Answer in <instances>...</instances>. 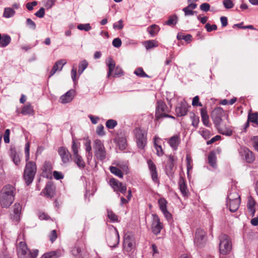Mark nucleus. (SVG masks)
<instances>
[{
    "label": "nucleus",
    "instance_id": "obj_8",
    "mask_svg": "<svg viewBox=\"0 0 258 258\" xmlns=\"http://www.w3.org/2000/svg\"><path fill=\"white\" fill-rule=\"evenodd\" d=\"M134 132L138 147L141 149H144L147 144V133L146 131L141 130L140 128H136Z\"/></svg>",
    "mask_w": 258,
    "mask_h": 258
},
{
    "label": "nucleus",
    "instance_id": "obj_41",
    "mask_svg": "<svg viewBox=\"0 0 258 258\" xmlns=\"http://www.w3.org/2000/svg\"><path fill=\"white\" fill-rule=\"evenodd\" d=\"M159 208L162 212L167 210V202L164 198H160L158 201Z\"/></svg>",
    "mask_w": 258,
    "mask_h": 258
},
{
    "label": "nucleus",
    "instance_id": "obj_36",
    "mask_svg": "<svg viewBox=\"0 0 258 258\" xmlns=\"http://www.w3.org/2000/svg\"><path fill=\"white\" fill-rule=\"evenodd\" d=\"M88 66V62L85 59L80 61L78 66V74L79 75H81L84 71L87 68Z\"/></svg>",
    "mask_w": 258,
    "mask_h": 258
},
{
    "label": "nucleus",
    "instance_id": "obj_37",
    "mask_svg": "<svg viewBox=\"0 0 258 258\" xmlns=\"http://www.w3.org/2000/svg\"><path fill=\"white\" fill-rule=\"evenodd\" d=\"M15 14V11L11 8H6L5 9L3 17L6 18H9L13 17Z\"/></svg>",
    "mask_w": 258,
    "mask_h": 258
},
{
    "label": "nucleus",
    "instance_id": "obj_45",
    "mask_svg": "<svg viewBox=\"0 0 258 258\" xmlns=\"http://www.w3.org/2000/svg\"><path fill=\"white\" fill-rule=\"evenodd\" d=\"M33 112V109L31 105H27L23 108L21 113L23 115L30 114Z\"/></svg>",
    "mask_w": 258,
    "mask_h": 258
},
{
    "label": "nucleus",
    "instance_id": "obj_31",
    "mask_svg": "<svg viewBox=\"0 0 258 258\" xmlns=\"http://www.w3.org/2000/svg\"><path fill=\"white\" fill-rule=\"evenodd\" d=\"M11 40L10 35L7 34H4L0 41V47H5L7 46L11 43Z\"/></svg>",
    "mask_w": 258,
    "mask_h": 258
},
{
    "label": "nucleus",
    "instance_id": "obj_54",
    "mask_svg": "<svg viewBox=\"0 0 258 258\" xmlns=\"http://www.w3.org/2000/svg\"><path fill=\"white\" fill-rule=\"evenodd\" d=\"M30 144L29 142H27L25 144V153L26 155V161L27 162L29 161L30 158Z\"/></svg>",
    "mask_w": 258,
    "mask_h": 258
},
{
    "label": "nucleus",
    "instance_id": "obj_50",
    "mask_svg": "<svg viewBox=\"0 0 258 258\" xmlns=\"http://www.w3.org/2000/svg\"><path fill=\"white\" fill-rule=\"evenodd\" d=\"M190 117L192 120V125L195 127H197L200 122L199 117L192 113Z\"/></svg>",
    "mask_w": 258,
    "mask_h": 258
},
{
    "label": "nucleus",
    "instance_id": "obj_60",
    "mask_svg": "<svg viewBox=\"0 0 258 258\" xmlns=\"http://www.w3.org/2000/svg\"><path fill=\"white\" fill-rule=\"evenodd\" d=\"M186 166H187V170L188 171L190 169L192 168V159L189 155H187L186 157Z\"/></svg>",
    "mask_w": 258,
    "mask_h": 258
},
{
    "label": "nucleus",
    "instance_id": "obj_56",
    "mask_svg": "<svg viewBox=\"0 0 258 258\" xmlns=\"http://www.w3.org/2000/svg\"><path fill=\"white\" fill-rule=\"evenodd\" d=\"M202 137L206 140L209 139L211 136V133L207 129H203L201 133Z\"/></svg>",
    "mask_w": 258,
    "mask_h": 258
},
{
    "label": "nucleus",
    "instance_id": "obj_40",
    "mask_svg": "<svg viewBox=\"0 0 258 258\" xmlns=\"http://www.w3.org/2000/svg\"><path fill=\"white\" fill-rule=\"evenodd\" d=\"M11 156L14 163L17 165H19L20 162V157L15 150H11Z\"/></svg>",
    "mask_w": 258,
    "mask_h": 258
},
{
    "label": "nucleus",
    "instance_id": "obj_18",
    "mask_svg": "<svg viewBox=\"0 0 258 258\" xmlns=\"http://www.w3.org/2000/svg\"><path fill=\"white\" fill-rule=\"evenodd\" d=\"M188 106L186 102H181L175 108V112L178 116H183L186 115Z\"/></svg>",
    "mask_w": 258,
    "mask_h": 258
},
{
    "label": "nucleus",
    "instance_id": "obj_22",
    "mask_svg": "<svg viewBox=\"0 0 258 258\" xmlns=\"http://www.w3.org/2000/svg\"><path fill=\"white\" fill-rule=\"evenodd\" d=\"M75 95V90L71 89L60 97V102L63 104L70 102L73 100Z\"/></svg>",
    "mask_w": 258,
    "mask_h": 258
},
{
    "label": "nucleus",
    "instance_id": "obj_53",
    "mask_svg": "<svg viewBox=\"0 0 258 258\" xmlns=\"http://www.w3.org/2000/svg\"><path fill=\"white\" fill-rule=\"evenodd\" d=\"M154 147L156 150V154L160 157L163 155V151L161 146L158 145L156 141H154Z\"/></svg>",
    "mask_w": 258,
    "mask_h": 258
},
{
    "label": "nucleus",
    "instance_id": "obj_64",
    "mask_svg": "<svg viewBox=\"0 0 258 258\" xmlns=\"http://www.w3.org/2000/svg\"><path fill=\"white\" fill-rule=\"evenodd\" d=\"M253 146L254 149L258 152V136H254L251 138Z\"/></svg>",
    "mask_w": 258,
    "mask_h": 258
},
{
    "label": "nucleus",
    "instance_id": "obj_30",
    "mask_svg": "<svg viewBox=\"0 0 258 258\" xmlns=\"http://www.w3.org/2000/svg\"><path fill=\"white\" fill-rule=\"evenodd\" d=\"M73 160L79 168L84 169L85 167V162L79 154L73 156Z\"/></svg>",
    "mask_w": 258,
    "mask_h": 258
},
{
    "label": "nucleus",
    "instance_id": "obj_25",
    "mask_svg": "<svg viewBox=\"0 0 258 258\" xmlns=\"http://www.w3.org/2000/svg\"><path fill=\"white\" fill-rule=\"evenodd\" d=\"M13 214H11L12 218L15 221L19 220L22 206L19 203H15L13 206Z\"/></svg>",
    "mask_w": 258,
    "mask_h": 258
},
{
    "label": "nucleus",
    "instance_id": "obj_62",
    "mask_svg": "<svg viewBox=\"0 0 258 258\" xmlns=\"http://www.w3.org/2000/svg\"><path fill=\"white\" fill-rule=\"evenodd\" d=\"M113 27L115 29H122L123 27V21L122 20H119L117 23L113 24Z\"/></svg>",
    "mask_w": 258,
    "mask_h": 258
},
{
    "label": "nucleus",
    "instance_id": "obj_55",
    "mask_svg": "<svg viewBox=\"0 0 258 258\" xmlns=\"http://www.w3.org/2000/svg\"><path fill=\"white\" fill-rule=\"evenodd\" d=\"M223 4L226 9H229L233 7L234 4L231 0H224Z\"/></svg>",
    "mask_w": 258,
    "mask_h": 258
},
{
    "label": "nucleus",
    "instance_id": "obj_57",
    "mask_svg": "<svg viewBox=\"0 0 258 258\" xmlns=\"http://www.w3.org/2000/svg\"><path fill=\"white\" fill-rule=\"evenodd\" d=\"M34 15L38 18H43L45 15V9L42 7Z\"/></svg>",
    "mask_w": 258,
    "mask_h": 258
},
{
    "label": "nucleus",
    "instance_id": "obj_33",
    "mask_svg": "<svg viewBox=\"0 0 258 258\" xmlns=\"http://www.w3.org/2000/svg\"><path fill=\"white\" fill-rule=\"evenodd\" d=\"M60 255L61 253L58 251H51L44 253L41 258H58Z\"/></svg>",
    "mask_w": 258,
    "mask_h": 258
},
{
    "label": "nucleus",
    "instance_id": "obj_39",
    "mask_svg": "<svg viewBox=\"0 0 258 258\" xmlns=\"http://www.w3.org/2000/svg\"><path fill=\"white\" fill-rule=\"evenodd\" d=\"M177 21L178 17L174 14L169 17V19L165 22V24L168 26L175 25L177 23Z\"/></svg>",
    "mask_w": 258,
    "mask_h": 258
},
{
    "label": "nucleus",
    "instance_id": "obj_61",
    "mask_svg": "<svg viewBox=\"0 0 258 258\" xmlns=\"http://www.w3.org/2000/svg\"><path fill=\"white\" fill-rule=\"evenodd\" d=\"M205 28L207 31L209 32L212 31L213 30H216L217 29L216 25H210L209 23H207L205 25Z\"/></svg>",
    "mask_w": 258,
    "mask_h": 258
},
{
    "label": "nucleus",
    "instance_id": "obj_1",
    "mask_svg": "<svg viewBox=\"0 0 258 258\" xmlns=\"http://www.w3.org/2000/svg\"><path fill=\"white\" fill-rule=\"evenodd\" d=\"M16 195V188L11 184L3 186L0 192V204L3 208H9L13 203Z\"/></svg>",
    "mask_w": 258,
    "mask_h": 258
},
{
    "label": "nucleus",
    "instance_id": "obj_10",
    "mask_svg": "<svg viewBox=\"0 0 258 258\" xmlns=\"http://www.w3.org/2000/svg\"><path fill=\"white\" fill-rule=\"evenodd\" d=\"M106 241L108 245L111 247H115L118 244L119 237L116 229L107 233Z\"/></svg>",
    "mask_w": 258,
    "mask_h": 258
},
{
    "label": "nucleus",
    "instance_id": "obj_11",
    "mask_svg": "<svg viewBox=\"0 0 258 258\" xmlns=\"http://www.w3.org/2000/svg\"><path fill=\"white\" fill-rule=\"evenodd\" d=\"M152 231L154 234L158 235L163 229V225L162 223L161 222L160 218L157 215L154 214L152 215Z\"/></svg>",
    "mask_w": 258,
    "mask_h": 258
},
{
    "label": "nucleus",
    "instance_id": "obj_13",
    "mask_svg": "<svg viewBox=\"0 0 258 258\" xmlns=\"http://www.w3.org/2000/svg\"><path fill=\"white\" fill-rule=\"evenodd\" d=\"M110 186L115 192H120L121 194H125L126 191V186L125 184L119 182L114 178H112L109 180Z\"/></svg>",
    "mask_w": 258,
    "mask_h": 258
},
{
    "label": "nucleus",
    "instance_id": "obj_24",
    "mask_svg": "<svg viewBox=\"0 0 258 258\" xmlns=\"http://www.w3.org/2000/svg\"><path fill=\"white\" fill-rule=\"evenodd\" d=\"M241 200L240 197L235 187H232L227 196V201Z\"/></svg>",
    "mask_w": 258,
    "mask_h": 258
},
{
    "label": "nucleus",
    "instance_id": "obj_16",
    "mask_svg": "<svg viewBox=\"0 0 258 258\" xmlns=\"http://www.w3.org/2000/svg\"><path fill=\"white\" fill-rule=\"evenodd\" d=\"M247 208L251 217H254L256 211V207L257 206L255 200L251 196H249L247 199Z\"/></svg>",
    "mask_w": 258,
    "mask_h": 258
},
{
    "label": "nucleus",
    "instance_id": "obj_49",
    "mask_svg": "<svg viewBox=\"0 0 258 258\" xmlns=\"http://www.w3.org/2000/svg\"><path fill=\"white\" fill-rule=\"evenodd\" d=\"M117 122L113 119H109L106 122V126L109 129H112L117 125Z\"/></svg>",
    "mask_w": 258,
    "mask_h": 258
},
{
    "label": "nucleus",
    "instance_id": "obj_46",
    "mask_svg": "<svg viewBox=\"0 0 258 258\" xmlns=\"http://www.w3.org/2000/svg\"><path fill=\"white\" fill-rule=\"evenodd\" d=\"M107 216L112 222H118L117 216L111 210H107Z\"/></svg>",
    "mask_w": 258,
    "mask_h": 258
},
{
    "label": "nucleus",
    "instance_id": "obj_47",
    "mask_svg": "<svg viewBox=\"0 0 258 258\" xmlns=\"http://www.w3.org/2000/svg\"><path fill=\"white\" fill-rule=\"evenodd\" d=\"M79 144L77 143L74 140L73 141L72 146V150L73 153V156L79 155L78 149L79 148Z\"/></svg>",
    "mask_w": 258,
    "mask_h": 258
},
{
    "label": "nucleus",
    "instance_id": "obj_52",
    "mask_svg": "<svg viewBox=\"0 0 258 258\" xmlns=\"http://www.w3.org/2000/svg\"><path fill=\"white\" fill-rule=\"evenodd\" d=\"M26 24L27 26H28L29 28L31 29L32 30H34L36 29V24L30 18H28L26 19Z\"/></svg>",
    "mask_w": 258,
    "mask_h": 258
},
{
    "label": "nucleus",
    "instance_id": "obj_9",
    "mask_svg": "<svg viewBox=\"0 0 258 258\" xmlns=\"http://www.w3.org/2000/svg\"><path fill=\"white\" fill-rule=\"evenodd\" d=\"M93 148L95 150V156L97 159L103 161L106 158V151L101 140L96 139L94 141Z\"/></svg>",
    "mask_w": 258,
    "mask_h": 258
},
{
    "label": "nucleus",
    "instance_id": "obj_27",
    "mask_svg": "<svg viewBox=\"0 0 258 258\" xmlns=\"http://www.w3.org/2000/svg\"><path fill=\"white\" fill-rule=\"evenodd\" d=\"M247 120L250 122L253 123V126L254 127H258V112H251L250 111L248 113L247 116Z\"/></svg>",
    "mask_w": 258,
    "mask_h": 258
},
{
    "label": "nucleus",
    "instance_id": "obj_12",
    "mask_svg": "<svg viewBox=\"0 0 258 258\" xmlns=\"http://www.w3.org/2000/svg\"><path fill=\"white\" fill-rule=\"evenodd\" d=\"M135 246V238L133 235L130 233H126L124 236L123 248L126 251H131Z\"/></svg>",
    "mask_w": 258,
    "mask_h": 258
},
{
    "label": "nucleus",
    "instance_id": "obj_29",
    "mask_svg": "<svg viewBox=\"0 0 258 258\" xmlns=\"http://www.w3.org/2000/svg\"><path fill=\"white\" fill-rule=\"evenodd\" d=\"M179 188L183 196H187L188 194V189L187 188L185 181L183 178H180L179 182Z\"/></svg>",
    "mask_w": 258,
    "mask_h": 258
},
{
    "label": "nucleus",
    "instance_id": "obj_7",
    "mask_svg": "<svg viewBox=\"0 0 258 258\" xmlns=\"http://www.w3.org/2000/svg\"><path fill=\"white\" fill-rule=\"evenodd\" d=\"M107 66L108 71L107 72V77L110 79V77L112 75L113 77H120L123 75V71L122 69L117 66L115 67V62L114 60L109 58L108 60Z\"/></svg>",
    "mask_w": 258,
    "mask_h": 258
},
{
    "label": "nucleus",
    "instance_id": "obj_14",
    "mask_svg": "<svg viewBox=\"0 0 258 258\" xmlns=\"http://www.w3.org/2000/svg\"><path fill=\"white\" fill-rule=\"evenodd\" d=\"M206 234V232L203 229H198L196 230L194 243L197 246L201 247L205 243Z\"/></svg>",
    "mask_w": 258,
    "mask_h": 258
},
{
    "label": "nucleus",
    "instance_id": "obj_63",
    "mask_svg": "<svg viewBox=\"0 0 258 258\" xmlns=\"http://www.w3.org/2000/svg\"><path fill=\"white\" fill-rule=\"evenodd\" d=\"M38 215L40 220H48L50 219V217L47 214L43 212H39Z\"/></svg>",
    "mask_w": 258,
    "mask_h": 258
},
{
    "label": "nucleus",
    "instance_id": "obj_32",
    "mask_svg": "<svg viewBox=\"0 0 258 258\" xmlns=\"http://www.w3.org/2000/svg\"><path fill=\"white\" fill-rule=\"evenodd\" d=\"M173 161V157L172 156H170L169 158L168 163L165 167L166 173L168 175H171L172 173V170L174 167Z\"/></svg>",
    "mask_w": 258,
    "mask_h": 258
},
{
    "label": "nucleus",
    "instance_id": "obj_43",
    "mask_svg": "<svg viewBox=\"0 0 258 258\" xmlns=\"http://www.w3.org/2000/svg\"><path fill=\"white\" fill-rule=\"evenodd\" d=\"M147 30H148V33L152 36H154L156 34L157 32L158 31L159 27L156 25H152L148 28Z\"/></svg>",
    "mask_w": 258,
    "mask_h": 258
},
{
    "label": "nucleus",
    "instance_id": "obj_2",
    "mask_svg": "<svg viewBox=\"0 0 258 258\" xmlns=\"http://www.w3.org/2000/svg\"><path fill=\"white\" fill-rule=\"evenodd\" d=\"M223 113V111L221 109H215L212 112V118L219 133L227 136H231L232 134V131L222 124Z\"/></svg>",
    "mask_w": 258,
    "mask_h": 258
},
{
    "label": "nucleus",
    "instance_id": "obj_20",
    "mask_svg": "<svg viewBox=\"0 0 258 258\" xmlns=\"http://www.w3.org/2000/svg\"><path fill=\"white\" fill-rule=\"evenodd\" d=\"M240 153L241 154V155L244 157L246 162L247 163H252L255 160L254 154L248 148H243L240 152Z\"/></svg>",
    "mask_w": 258,
    "mask_h": 258
},
{
    "label": "nucleus",
    "instance_id": "obj_59",
    "mask_svg": "<svg viewBox=\"0 0 258 258\" xmlns=\"http://www.w3.org/2000/svg\"><path fill=\"white\" fill-rule=\"evenodd\" d=\"M10 130L9 129H7L4 133V140L5 143H10Z\"/></svg>",
    "mask_w": 258,
    "mask_h": 258
},
{
    "label": "nucleus",
    "instance_id": "obj_28",
    "mask_svg": "<svg viewBox=\"0 0 258 258\" xmlns=\"http://www.w3.org/2000/svg\"><path fill=\"white\" fill-rule=\"evenodd\" d=\"M201 115L202 117V121L203 123V124L208 126L209 127L210 126V124L209 123V115L208 114L206 108H202L201 109Z\"/></svg>",
    "mask_w": 258,
    "mask_h": 258
},
{
    "label": "nucleus",
    "instance_id": "obj_38",
    "mask_svg": "<svg viewBox=\"0 0 258 258\" xmlns=\"http://www.w3.org/2000/svg\"><path fill=\"white\" fill-rule=\"evenodd\" d=\"M43 172L50 173L52 170V165L50 161H45L42 166Z\"/></svg>",
    "mask_w": 258,
    "mask_h": 258
},
{
    "label": "nucleus",
    "instance_id": "obj_17",
    "mask_svg": "<svg viewBox=\"0 0 258 258\" xmlns=\"http://www.w3.org/2000/svg\"><path fill=\"white\" fill-rule=\"evenodd\" d=\"M54 185L51 182H49L46 184L41 194H43L44 196L51 199L54 195Z\"/></svg>",
    "mask_w": 258,
    "mask_h": 258
},
{
    "label": "nucleus",
    "instance_id": "obj_3",
    "mask_svg": "<svg viewBox=\"0 0 258 258\" xmlns=\"http://www.w3.org/2000/svg\"><path fill=\"white\" fill-rule=\"evenodd\" d=\"M36 171L37 166L34 162L32 161L26 162L23 178L27 185L30 184L33 181Z\"/></svg>",
    "mask_w": 258,
    "mask_h": 258
},
{
    "label": "nucleus",
    "instance_id": "obj_21",
    "mask_svg": "<svg viewBox=\"0 0 258 258\" xmlns=\"http://www.w3.org/2000/svg\"><path fill=\"white\" fill-rule=\"evenodd\" d=\"M66 63V60L63 59L56 61L49 73V77L53 76L57 71H61Z\"/></svg>",
    "mask_w": 258,
    "mask_h": 258
},
{
    "label": "nucleus",
    "instance_id": "obj_42",
    "mask_svg": "<svg viewBox=\"0 0 258 258\" xmlns=\"http://www.w3.org/2000/svg\"><path fill=\"white\" fill-rule=\"evenodd\" d=\"M109 170L110 172L119 177L122 178L123 177V173L121 170L114 166H110Z\"/></svg>",
    "mask_w": 258,
    "mask_h": 258
},
{
    "label": "nucleus",
    "instance_id": "obj_5",
    "mask_svg": "<svg viewBox=\"0 0 258 258\" xmlns=\"http://www.w3.org/2000/svg\"><path fill=\"white\" fill-rule=\"evenodd\" d=\"M220 253L223 255L228 254L231 250L232 244L231 238L226 234H221L219 236Z\"/></svg>",
    "mask_w": 258,
    "mask_h": 258
},
{
    "label": "nucleus",
    "instance_id": "obj_6",
    "mask_svg": "<svg viewBox=\"0 0 258 258\" xmlns=\"http://www.w3.org/2000/svg\"><path fill=\"white\" fill-rule=\"evenodd\" d=\"M170 111V109L167 107L165 102L162 101H158L156 109V119L158 120L162 117L174 118L173 116L168 114Z\"/></svg>",
    "mask_w": 258,
    "mask_h": 258
},
{
    "label": "nucleus",
    "instance_id": "obj_23",
    "mask_svg": "<svg viewBox=\"0 0 258 258\" xmlns=\"http://www.w3.org/2000/svg\"><path fill=\"white\" fill-rule=\"evenodd\" d=\"M241 200L227 201L226 206L231 212H236L239 208Z\"/></svg>",
    "mask_w": 258,
    "mask_h": 258
},
{
    "label": "nucleus",
    "instance_id": "obj_44",
    "mask_svg": "<svg viewBox=\"0 0 258 258\" xmlns=\"http://www.w3.org/2000/svg\"><path fill=\"white\" fill-rule=\"evenodd\" d=\"M77 28L80 30H84L85 31H89L92 29L90 24L89 23L86 24H79L77 26Z\"/></svg>",
    "mask_w": 258,
    "mask_h": 258
},
{
    "label": "nucleus",
    "instance_id": "obj_58",
    "mask_svg": "<svg viewBox=\"0 0 258 258\" xmlns=\"http://www.w3.org/2000/svg\"><path fill=\"white\" fill-rule=\"evenodd\" d=\"M57 237L56 231L55 230H52L49 235V240L51 242H53L56 240Z\"/></svg>",
    "mask_w": 258,
    "mask_h": 258
},
{
    "label": "nucleus",
    "instance_id": "obj_48",
    "mask_svg": "<svg viewBox=\"0 0 258 258\" xmlns=\"http://www.w3.org/2000/svg\"><path fill=\"white\" fill-rule=\"evenodd\" d=\"M182 11L184 12L185 16H191L197 14V12L188 8L187 6L183 8Z\"/></svg>",
    "mask_w": 258,
    "mask_h": 258
},
{
    "label": "nucleus",
    "instance_id": "obj_15",
    "mask_svg": "<svg viewBox=\"0 0 258 258\" xmlns=\"http://www.w3.org/2000/svg\"><path fill=\"white\" fill-rule=\"evenodd\" d=\"M58 153L63 163L66 164L70 161L71 155L67 148L64 147H59L58 150Z\"/></svg>",
    "mask_w": 258,
    "mask_h": 258
},
{
    "label": "nucleus",
    "instance_id": "obj_26",
    "mask_svg": "<svg viewBox=\"0 0 258 258\" xmlns=\"http://www.w3.org/2000/svg\"><path fill=\"white\" fill-rule=\"evenodd\" d=\"M180 142V139L179 136L175 135L168 140V143L173 150H176Z\"/></svg>",
    "mask_w": 258,
    "mask_h": 258
},
{
    "label": "nucleus",
    "instance_id": "obj_51",
    "mask_svg": "<svg viewBox=\"0 0 258 258\" xmlns=\"http://www.w3.org/2000/svg\"><path fill=\"white\" fill-rule=\"evenodd\" d=\"M145 44L147 49H150L157 46L154 40L146 41L145 42Z\"/></svg>",
    "mask_w": 258,
    "mask_h": 258
},
{
    "label": "nucleus",
    "instance_id": "obj_35",
    "mask_svg": "<svg viewBox=\"0 0 258 258\" xmlns=\"http://www.w3.org/2000/svg\"><path fill=\"white\" fill-rule=\"evenodd\" d=\"M134 74L140 78H151V77L148 76L143 70L141 67H138L134 71Z\"/></svg>",
    "mask_w": 258,
    "mask_h": 258
},
{
    "label": "nucleus",
    "instance_id": "obj_19",
    "mask_svg": "<svg viewBox=\"0 0 258 258\" xmlns=\"http://www.w3.org/2000/svg\"><path fill=\"white\" fill-rule=\"evenodd\" d=\"M148 164L151 174L152 179L155 182H158V173L155 164L151 160L148 161Z\"/></svg>",
    "mask_w": 258,
    "mask_h": 258
},
{
    "label": "nucleus",
    "instance_id": "obj_4",
    "mask_svg": "<svg viewBox=\"0 0 258 258\" xmlns=\"http://www.w3.org/2000/svg\"><path fill=\"white\" fill-rule=\"evenodd\" d=\"M17 254L19 258H36L38 250H33L32 251L28 249L26 242H20L17 246Z\"/></svg>",
    "mask_w": 258,
    "mask_h": 258
},
{
    "label": "nucleus",
    "instance_id": "obj_34",
    "mask_svg": "<svg viewBox=\"0 0 258 258\" xmlns=\"http://www.w3.org/2000/svg\"><path fill=\"white\" fill-rule=\"evenodd\" d=\"M208 163L212 167L216 165V156L214 152H211L208 157Z\"/></svg>",
    "mask_w": 258,
    "mask_h": 258
}]
</instances>
